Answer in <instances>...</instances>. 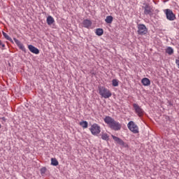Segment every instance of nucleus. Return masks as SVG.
Returning a JSON list of instances; mask_svg holds the SVG:
<instances>
[{"instance_id": "obj_1", "label": "nucleus", "mask_w": 179, "mask_h": 179, "mask_svg": "<svg viewBox=\"0 0 179 179\" xmlns=\"http://www.w3.org/2000/svg\"><path fill=\"white\" fill-rule=\"evenodd\" d=\"M103 121L105 123L108 124V128L112 129L113 131H120L122 125L117 121H115L114 118L106 116L103 118Z\"/></svg>"}, {"instance_id": "obj_2", "label": "nucleus", "mask_w": 179, "mask_h": 179, "mask_svg": "<svg viewBox=\"0 0 179 179\" xmlns=\"http://www.w3.org/2000/svg\"><path fill=\"white\" fill-rule=\"evenodd\" d=\"M99 93L101 97L103 99H110L113 94L110 90L106 88V87H99Z\"/></svg>"}, {"instance_id": "obj_3", "label": "nucleus", "mask_w": 179, "mask_h": 179, "mask_svg": "<svg viewBox=\"0 0 179 179\" xmlns=\"http://www.w3.org/2000/svg\"><path fill=\"white\" fill-rule=\"evenodd\" d=\"M90 131L94 136H99L100 132H101V127L99 124L94 123L90 128Z\"/></svg>"}, {"instance_id": "obj_4", "label": "nucleus", "mask_w": 179, "mask_h": 179, "mask_svg": "<svg viewBox=\"0 0 179 179\" xmlns=\"http://www.w3.org/2000/svg\"><path fill=\"white\" fill-rule=\"evenodd\" d=\"M127 128L131 132H133V134H139V127H138V124H136L134 121L129 122Z\"/></svg>"}, {"instance_id": "obj_5", "label": "nucleus", "mask_w": 179, "mask_h": 179, "mask_svg": "<svg viewBox=\"0 0 179 179\" xmlns=\"http://www.w3.org/2000/svg\"><path fill=\"white\" fill-rule=\"evenodd\" d=\"M137 29V33L140 36H145V34H148V28L143 24H138Z\"/></svg>"}, {"instance_id": "obj_6", "label": "nucleus", "mask_w": 179, "mask_h": 179, "mask_svg": "<svg viewBox=\"0 0 179 179\" xmlns=\"http://www.w3.org/2000/svg\"><path fill=\"white\" fill-rule=\"evenodd\" d=\"M144 9V15H152L153 13V8L149 3H144L142 7Z\"/></svg>"}, {"instance_id": "obj_7", "label": "nucleus", "mask_w": 179, "mask_h": 179, "mask_svg": "<svg viewBox=\"0 0 179 179\" xmlns=\"http://www.w3.org/2000/svg\"><path fill=\"white\" fill-rule=\"evenodd\" d=\"M164 13L166 14V19L168 20H176V15L174 14V13H173V10L170 9H166L164 10Z\"/></svg>"}, {"instance_id": "obj_8", "label": "nucleus", "mask_w": 179, "mask_h": 179, "mask_svg": "<svg viewBox=\"0 0 179 179\" xmlns=\"http://www.w3.org/2000/svg\"><path fill=\"white\" fill-rule=\"evenodd\" d=\"M133 107L135 110L136 114H137L138 117H143L145 113V111H143V109H142V108H141V106H139V105H138L137 103H134Z\"/></svg>"}, {"instance_id": "obj_9", "label": "nucleus", "mask_w": 179, "mask_h": 179, "mask_svg": "<svg viewBox=\"0 0 179 179\" xmlns=\"http://www.w3.org/2000/svg\"><path fill=\"white\" fill-rule=\"evenodd\" d=\"M13 40L15 44L20 48V50H21L24 52H26V48L24 47V45H23V43H22V42H20V41L17 40L16 38H14Z\"/></svg>"}, {"instance_id": "obj_10", "label": "nucleus", "mask_w": 179, "mask_h": 179, "mask_svg": "<svg viewBox=\"0 0 179 179\" xmlns=\"http://www.w3.org/2000/svg\"><path fill=\"white\" fill-rule=\"evenodd\" d=\"M28 48L29 51L32 52V54H36V55L40 54V50L32 45H28Z\"/></svg>"}, {"instance_id": "obj_11", "label": "nucleus", "mask_w": 179, "mask_h": 179, "mask_svg": "<svg viewBox=\"0 0 179 179\" xmlns=\"http://www.w3.org/2000/svg\"><path fill=\"white\" fill-rule=\"evenodd\" d=\"M111 136H112L113 141H115V142L118 143V145H120V146H124L125 145V143L124 142V141H122V139H121L114 135H112Z\"/></svg>"}, {"instance_id": "obj_12", "label": "nucleus", "mask_w": 179, "mask_h": 179, "mask_svg": "<svg viewBox=\"0 0 179 179\" xmlns=\"http://www.w3.org/2000/svg\"><path fill=\"white\" fill-rule=\"evenodd\" d=\"M83 26L85 29H90L92 27V21L90 20H84L83 21Z\"/></svg>"}, {"instance_id": "obj_13", "label": "nucleus", "mask_w": 179, "mask_h": 179, "mask_svg": "<svg viewBox=\"0 0 179 179\" xmlns=\"http://www.w3.org/2000/svg\"><path fill=\"white\" fill-rule=\"evenodd\" d=\"M141 83L143 85V86H149L150 85V80L148 78H144L141 80Z\"/></svg>"}, {"instance_id": "obj_14", "label": "nucleus", "mask_w": 179, "mask_h": 179, "mask_svg": "<svg viewBox=\"0 0 179 179\" xmlns=\"http://www.w3.org/2000/svg\"><path fill=\"white\" fill-rule=\"evenodd\" d=\"M46 22H47V23H48V24L49 26H51V24H52L53 23H55V20H54V17H52V16L49 15V16L47 17Z\"/></svg>"}, {"instance_id": "obj_15", "label": "nucleus", "mask_w": 179, "mask_h": 179, "mask_svg": "<svg viewBox=\"0 0 179 179\" xmlns=\"http://www.w3.org/2000/svg\"><path fill=\"white\" fill-rule=\"evenodd\" d=\"M79 125L83 128V129H86L89 127V123L87 121L83 120L80 122Z\"/></svg>"}, {"instance_id": "obj_16", "label": "nucleus", "mask_w": 179, "mask_h": 179, "mask_svg": "<svg viewBox=\"0 0 179 179\" xmlns=\"http://www.w3.org/2000/svg\"><path fill=\"white\" fill-rule=\"evenodd\" d=\"M96 36H103V34L104 33V31L101 28H98L96 29Z\"/></svg>"}, {"instance_id": "obj_17", "label": "nucleus", "mask_w": 179, "mask_h": 179, "mask_svg": "<svg viewBox=\"0 0 179 179\" xmlns=\"http://www.w3.org/2000/svg\"><path fill=\"white\" fill-rule=\"evenodd\" d=\"M3 36L6 38V40L10 41V43H13V40L12 39V38H10V36H9V35H8V34L3 31Z\"/></svg>"}, {"instance_id": "obj_18", "label": "nucleus", "mask_w": 179, "mask_h": 179, "mask_svg": "<svg viewBox=\"0 0 179 179\" xmlns=\"http://www.w3.org/2000/svg\"><path fill=\"white\" fill-rule=\"evenodd\" d=\"M105 22H106V23H108V24L113 23V16H111V15L107 16L105 20Z\"/></svg>"}, {"instance_id": "obj_19", "label": "nucleus", "mask_w": 179, "mask_h": 179, "mask_svg": "<svg viewBox=\"0 0 179 179\" xmlns=\"http://www.w3.org/2000/svg\"><path fill=\"white\" fill-rule=\"evenodd\" d=\"M166 52L169 54V55H172V54L174 53V50H173L171 47H168L166 50Z\"/></svg>"}, {"instance_id": "obj_20", "label": "nucleus", "mask_w": 179, "mask_h": 179, "mask_svg": "<svg viewBox=\"0 0 179 179\" xmlns=\"http://www.w3.org/2000/svg\"><path fill=\"white\" fill-rule=\"evenodd\" d=\"M101 139H103V141H108L109 139L108 134H107V133H102Z\"/></svg>"}, {"instance_id": "obj_21", "label": "nucleus", "mask_w": 179, "mask_h": 179, "mask_svg": "<svg viewBox=\"0 0 179 179\" xmlns=\"http://www.w3.org/2000/svg\"><path fill=\"white\" fill-rule=\"evenodd\" d=\"M51 164L52 166H58L59 163L58 162V160H57L55 158H51Z\"/></svg>"}, {"instance_id": "obj_22", "label": "nucleus", "mask_w": 179, "mask_h": 179, "mask_svg": "<svg viewBox=\"0 0 179 179\" xmlns=\"http://www.w3.org/2000/svg\"><path fill=\"white\" fill-rule=\"evenodd\" d=\"M112 85L113 86H114L115 87H116L117 86H118V80L117 79H113L112 80Z\"/></svg>"}, {"instance_id": "obj_23", "label": "nucleus", "mask_w": 179, "mask_h": 179, "mask_svg": "<svg viewBox=\"0 0 179 179\" xmlns=\"http://www.w3.org/2000/svg\"><path fill=\"white\" fill-rule=\"evenodd\" d=\"M46 171H47V169H46L45 168H42V169H41V174H44Z\"/></svg>"}, {"instance_id": "obj_24", "label": "nucleus", "mask_w": 179, "mask_h": 179, "mask_svg": "<svg viewBox=\"0 0 179 179\" xmlns=\"http://www.w3.org/2000/svg\"><path fill=\"white\" fill-rule=\"evenodd\" d=\"M1 47H2V48H5V44L2 43L1 41H0V48H1Z\"/></svg>"}, {"instance_id": "obj_25", "label": "nucleus", "mask_w": 179, "mask_h": 179, "mask_svg": "<svg viewBox=\"0 0 179 179\" xmlns=\"http://www.w3.org/2000/svg\"><path fill=\"white\" fill-rule=\"evenodd\" d=\"M0 128H1V124H0Z\"/></svg>"}]
</instances>
